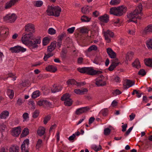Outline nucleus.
<instances>
[{
  "label": "nucleus",
  "mask_w": 152,
  "mask_h": 152,
  "mask_svg": "<svg viewBox=\"0 0 152 152\" xmlns=\"http://www.w3.org/2000/svg\"><path fill=\"white\" fill-rule=\"evenodd\" d=\"M28 104L30 106L32 109H34L36 108V105L34 102L32 100H29L28 103Z\"/></svg>",
  "instance_id": "09e8293b"
},
{
  "label": "nucleus",
  "mask_w": 152,
  "mask_h": 152,
  "mask_svg": "<svg viewBox=\"0 0 152 152\" xmlns=\"http://www.w3.org/2000/svg\"><path fill=\"white\" fill-rule=\"evenodd\" d=\"M67 84L68 86L73 85L78 86L81 85V83L77 82L73 79L69 80L67 82Z\"/></svg>",
  "instance_id": "4be33fe9"
},
{
  "label": "nucleus",
  "mask_w": 152,
  "mask_h": 152,
  "mask_svg": "<svg viewBox=\"0 0 152 152\" xmlns=\"http://www.w3.org/2000/svg\"><path fill=\"white\" fill-rule=\"evenodd\" d=\"M91 10V7L88 6H86L81 8L82 12L84 14L88 13Z\"/></svg>",
  "instance_id": "a878e982"
},
{
  "label": "nucleus",
  "mask_w": 152,
  "mask_h": 152,
  "mask_svg": "<svg viewBox=\"0 0 152 152\" xmlns=\"http://www.w3.org/2000/svg\"><path fill=\"white\" fill-rule=\"evenodd\" d=\"M50 38L48 37H44L42 40V43L43 46L46 45L49 42Z\"/></svg>",
  "instance_id": "58836bf2"
},
{
  "label": "nucleus",
  "mask_w": 152,
  "mask_h": 152,
  "mask_svg": "<svg viewBox=\"0 0 152 152\" xmlns=\"http://www.w3.org/2000/svg\"><path fill=\"white\" fill-rule=\"evenodd\" d=\"M43 107H50L51 105V104L48 101L46 100L43 99Z\"/></svg>",
  "instance_id": "de8ad7c7"
},
{
  "label": "nucleus",
  "mask_w": 152,
  "mask_h": 152,
  "mask_svg": "<svg viewBox=\"0 0 152 152\" xmlns=\"http://www.w3.org/2000/svg\"><path fill=\"white\" fill-rule=\"evenodd\" d=\"M54 8V6H48V7L47 10H46L47 15L50 16H53V15H54L53 13Z\"/></svg>",
  "instance_id": "aec40b11"
},
{
  "label": "nucleus",
  "mask_w": 152,
  "mask_h": 152,
  "mask_svg": "<svg viewBox=\"0 0 152 152\" xmlns=\"http://www.w3.org/2000/svg\"><path fill=\"white\" fill-rule=\"evenodd\" d=\"M88 90L86 88H84L82 90L80 89H75L74 90V92L77 94H83L85 92H87Z\"/></svg>",
  "instance_id": "cd10ccee"
},
{
  "label": "nucleus",
  "mask_w": 152,
  "mask_h": 152,
  "mask_svg": "<svg viewBox=\"0 0 152 152\" xmlns=\"http://www.w3.org/2000/svg\"><path fill=\"white\" fill-rule=\"evenodd\" d=\"M145 64L149 67H152V59L146 58L144 60Z\"/></svg>",
  "instance_id": "2f4dec72"
},
{
  "label": "nucleus",
  "mask_w": 152,
  "mask_h": 152,
  "mask_svg": "<svg viewBox=\"0 0 152 152\" xmlns=\"http://www.w3.org/2000/svg\"><path fill=\"white\" fill-rule=\"evenodd\" d=\"M39 111L38 110H36L33 113L32 116L34 118H36L39 115Z\"/></svg>",
  "instance_id": "052dcab7"
},
{
  "label": "nucleus",
  "mask_w": 152,
  "mask_h": 152,
  "mask_svg": "<svg viewBox=\"0 0 152 152\" xmlns=\"http://www.w3.org/2000/svg\"><path fill=\"white\" fill-rule=\"evenodd\" d=\"M40 95V92L39 91H36L33 93L32 97L33 98H36L39 96Z\"/></svg>",
  "instance_id": "c03bdc74"
},
{
  "label": "nucleus",
  "mask_w": 152,
  "mask_h": 152,
  "mask_svg": "<svg viewBox=\"0 0 152 152\" xmlns=\"http://www.w3.org/2000/svg\"><path fill=\"white\" fill-rule=\"evenodd\" d=\"M91 19L90 18L88 17L86 15H83L81 18V20L83 22H88Z\"/></svg>",
  "instance_id": "a19ab883"
},
{
  "label": "nucleus",
  "mask_w": 152,
  "mask_h": 152,
  "mask_svg": "<svg viewBox=\"0 0 152 152\" xmlns=\"http://www.w3.org/2000/svg\"><path fill=\"white\" fill-rule=\"evenodd\" d=\"M18 0H10L4 5L0 4V11H4L11 8Z\"/></svg>",
  "instance_id": "7ed1b4c3"
},
{
  "label": "nucleus",
  "mask_w": 152,
  "mask_h": 152,
  "mask_svg": "<svg viewBox=\"0 0 152 152\" xmlns=\"http://www.w3.org/2000/svg\"><path fill=\"white\" fill-rule=\"evenodd\" d=\"M144 31L145 33L152 32V25H148L145 28Z\"/></svg>",
  "instance_id": "4c0bfd02"
},
{
  "label": "nucleus",
  "mask_w": 152,
  "mask_h": 152,
  "mask_svg": "<svg viewBox=\"0 0 152 152\" xmlns=\"http://www.w3.org/2000/svg\"><path fill=\"white\" fill-rule=\"evenodd\" d=\"M28 129L27 128H25L23 131L21 136L22 137H25L28 134Z\"/></svg>",
  "instance_id": "a18cd8bd"
},
{
  "label": "nucleus",
  "mask_w": 152,
  "mask_h": 152,
  "mask_svg": "<svg viewBox=\"0 0 152 152\" xmlns=\"http://www.w3.org/2000/svg\"><path fill=\"white\" fill-rule=\"evenodd\" d=\"M134 53L132 52L127 53L125 57V62L130 61L133 57Z\"/></svg>",
  "instance_id": "412c9836"
},
{
  "label": "nucleus",
  "mask_w": 152,
  "mask_h": 152,
  "mask_svg": "<svg viewBox=\"0 0 152 152\" xmlns=\"http://www.w3.org/2000/svg\"><path fill=\"white\" fill-rule=\"evenodd\" d=\"M62 89V87L61 86H57L55 85H53L51 88V92L53 93H55L61 91Z\"/></svg>",
  "instance_id": "6ab92c4d"
},
{
  "label": "nucleus",
  "mask_w": 152,
  "mask_h": 152,
  "mask_svg": "<svg viewBox=\"0 0 152 152\" xmlns=\"http://www.w3.org/2000/svg\"><path fill=\"white\" fill-rule=\"evenodd\" d=\"M95 84L98 86H104L106 85V82L103 75H101L100 77L96 79Z\"/></svg>",
  "instance_id": "0eeeda50"
},
{
  "label": "nucleus",
  "mask_w": 152,
  "mask_h": 152,
  "mask_svg": "<svg viewBox=\"0 0 152 152\" xmlns=\"http://www.w3.org/2000/svg\"><path fill=\"white\" fill-rule=\"evenodd\" d=\"M111 132V130L108 128L105 129L104 130V134L105 135H109Z\"/></svg>",
  "instance_id": "bf43d9fd"
},
{
  "label": "nucleus",
  "mask_w": 152,
  "mask_h": 152,
  "mask_svg": "<svg viewBox=\"0 0 152 152\" xmlns=\"http://www.w3.org/2000/svg\"><path fill=\"white\" fill-rule=\"evenodd\" d=\"M48 33L51 35H53L56 33V31L53 28H50L48 30Z\"/></svg>",
  "instance_id": "13d9d810"
},
{
  "label": "nucleus",
  "mask_w": 152,
  "mask_h": 152,
  "mask_svg": "<svg viewBox=\"0 0 152 152\" xmlns=\"http://www.w3.org/2000/svg\"><path fill=\"white\" fill-rule=\"evenodd\" d=\"M45 128L43 126H40L39 127L37 133L38 135L40 136L44 135L45 132Z\"/></svg>",
  "instance_id": "b1692460"
},
{
  "label": "nucleus",
  "mask_w": 152,
  "mask_h": 152,
  "mask_svg": "<svg viewBox=\"0 0 152 152\" xmlns=\"http://www.w3.org/2000/svg\"><path fill=\"white\" fill-rule=\"evenodd\" d=\"M107 52L109 56L111 58H114L116 57V53L110 48L107 49Z\"/></svg>",
  "instance_id": "a211bd4d"
},
{
  "label": "nucleus",
  "mask_w": 152,
  "mask_h": 152,
  "mask_svg": "<svg viewBox=\"0 0 152 152\" xmlns=\"http://www.w3.org/2000/svg\"><path fill=\"white\" fill-rule=\"evenodd\" d=\"M134 83L130 80H127L123 84L124 88L126 89L134 85Z\"/></svg>",
  "instance_id": "f3484780"
},
{
  "label": "nucleus",
  "mask_w": 152,
  "mask_h": 152,
  "mask_svg": "<svg viewBox=\"0 0 152 152\" xmlns=\"http://www.w3.org/2000/svg\"><path fill=\"white\" fill-rule=\"evenodd\" d=\"M21 129L20 126L14 127L11 131V134L14 136L17 137L20 134Z\"/></svg>",
  "instance_id": "9d476101"
},
{
  "label": "nucleus",
  "mask_w": 152,
  "mask_h": 152,
  "mask_svg": "<svg viewBox=\"0 0 152 152\" xmlns=\"http://www.w3.org/2000/svg\"><path fill=\"white\" fill-rule=\"evenodd\" d=\"M8 77H12L13 78L12 80L14 81L15 80L16 78V77L15 76V74L12 73H9L8 75Z\"/></svg>",
  "instance_id": "338daca9"
},
{
  "label": "nucleus",
  "mask_w": 152,
  "mask_h": 152,
  "mask_svg": "<svg viewBox=\"0 0 152 152\" xmlns=\"http://www.w3.org/2000/svg\"><path fill=\"white\" fill-rule=\"evenodd\" d=\"M64 104L65 106H69L72 104L73 101L71 99H70L64 101Z\"/></svg>",
  "instance_id": "79ce46f5"
},
{
  "label": "nucleus",
  "mask_w": 152,
  "mask_h": 152,
  "mask_svg": "<svg viewBox=\"0 0 152 152\" xmlns=\"http://www.w3.org/2000/svg\"><path fill=\"white\" fill-rule=\"evenodd\" d=\"M46 70L52 72H55L57 70L56 67L53 65H49L45 68Z\"/></svg>",
  "instance_id": "c85d7f7f"
},
{
  "label": "nucleus",
  "mask_w": 152,
  "mask_h": 152,
  "mask_svg": "<svg viewBox=\"0 0 152 152\" xmlns=\"http://www.w3.org/2000/svg\"><path fill=\"white\" fill-rule=\"evenodd\" d=\"M9 34V29L7 28L1 27L0 29V36L3 39L6 38Z\"/></svg>",
  "instance_id": "6e6552de"
},
{
  "label": "nucleus",
  "mask_w": 152,
  "mask_h": 152,
  "mask_svg": "<svg viewBox=\"0 0 152 152\" xmlns=\"http://www.w3.org/2000/svg\"><path fill=\"white\" fill-rule=\"evenodd\" d=\"M10 50L13 53H18L20 52H24L26 51V49L19 46H17L11 48Z\"/></svg>",
  "instance_id": "9b49d317"
},
{
  "label": "nucleus",
  "mask_w": 152,
  "mask_h": 152,
  "mask_svg": "<svg viewBox=\"0 0 152 152\" xmlns=\"http://www.w3.org/2000/svg\"><path fill=\"white\" fill-rule=\"evenodd\" d=\"M119 62L117 61H113L112 64L109 67V69L110 71H112L118 65Z\"/></svg>",
  "instance_id": "c756f323"
},
{
  "label": "nucleus",
  "mask_w": 152,
  "mask_h": 152,
  "mask_svg": "<svg viewBox=\"0 0 152 152\" xmlns=\"http://www.w3.org/2000/svg\"><path fill=\"white\" fill-rule=\"evenodd\" d=\"M61 11V7L58 6H54V10L53 11L54 15H53V16L56 17H58L60 15Z\"/></svg>",
  "instance_id": "dca6fc26"
},
{
  "label": "nucleus",
  "mask_w": 152,
  "mask_h": 152,
  "mask_svg": "<svg viewBox=\"0 0 152 152\" xmlns=\"http://www.w3.org/2000/svg\"><path fill=\"white\" fill-rule=\"evenodd\" d=\"M23 117L24 119V121H27L28 120L29 118L28 114L27 113H25L23 114Z\"/></svg>",
  "instance_id": "4d7b16f0"
},
{
  "label": "nucleus",
  "mask_w": 152,
  "mask_h": 152,
  "mask_svg": "<svg viewBox=\"0 0 152 152\" xmlns=\"http://www.w3.org/2000/svg\"><path fill=\"white\" fill-rule=\"evenodd\" d=\"M75 29V27H74L69 28L67 29L68 32L70 34H72L74 32Z\"/></svg>",
  "instance_id": "e2e57ef3"
},
{
  "label": "nucleus",
  "mask_w": 152,
  "mask_h": 152,
  "mask_svg": "<svg viewBox=\"0 0 152 152\" xmlns=\"http://www.w3.org/2000/svg\"><path fill=\"white\" fill-rule=\"evenodd\" d=\"M19 148L17 146H12L10 149V152H19Z\"/></svg>",
  "instance_id": "c9c22d12"
},
{
  "label": "nucleus",
  "mask_w": 152,
  "mask_h": 152,
  "mask_svg": "<svg viewBox=\"0 0 152 152\" xmlns=\"http://www.w3.org/2000/svg\"><path fill=\"white\" fill-rule=\"evenodd\" d=\"M87 67H84L79 68L77 69L78 71L81 73H86Z\"/></svg>",
  "instance_id": "3c124183"
},
{
  "label": "nucleus",
  "mask_w": 152,
  "mask_h": 152,
  "mask_svg": "<svg viewBox=\"0 0 152 152\" xmlns=\"http://www.w3.org/2000/svg\"><path fill=\"white\" fill-rule=\"evenodd\" d=\"M9 115V111L7 110L4 111L2 112L0 115V118L1 119H6Z\"/></svg>",
  "instance_id": "5701e85b"
},
{
  "label": "nucleus",
  "mask_w": 152,
  "mask_h": 152,
  "mask_svg": "<svg viewBox=\"0 0 152 152\" xmlns=\"http://www.w3.org/2000/svg\"><path fill=\"white\" fill-rule=\"evenodd\" d=\"M138 74L139 75L143 76L146 74V73L144 69H141L139 71Z\"/></svg>",
  "instance_id": "0e129e2a"
},
{
  "label": "nucleus",
  "mask_w": 152,
  "mask_h": 152,
  "mask_svg": "<svg viewBox=\"0 0 152 152\" xmlns=\"http://www.w3.org/2000/svg\"><path fill=\"white\" fill-rule=\"evenodd\" d=\"M23 99L19 98L17 101V103L19 105H21L23 102Z\"/></svg>",
  "instance_id": "69168bd1"
},
{
  "label": "nucleus",
  "mask_w": 152,
  "mask_h": 152,
  "mask_svg": "<svg viewBox=\"0 0 152 152\" xmlns=\"http://www.w3.org/2000/svg\"><path fill=\"white\" fill-rule=\"evenodd\" d=\"M41 42L40 37H38L34 39V41H31L26 45L33 51H35L38 47V44Z\"/></svg>",
  "instance_id": "f03ea898"
},
{
  "label": "nucleus",
  "mask_w": 152,
  "mask_h": 152,
  "mask_svg": "<svg viewBox=\"0 0 152 152\" xmlns=\"http://www.w3.org/2000/svg\"><path fill=\"white\" fill-rule=\"evenodd\" d=\"M43 145L42 140L41 139H38L37 142V144L36 145V149L39 150V148L42 147Z\"/></svg>",
  "instance_id": "473e14b6"
},
{
  "label": "nucleus",
  "mask_w": 152,
  "mask_h": 152,
  "mask_svg": "<svg viewBox=\"0 0 152 152\" xmlns=\"http://www.w3.org/2000/svg\"><path fill=\"white\" fill-rule=\"evenodd\" d=\"M33 38V34L32 33H29L23 35L21 38V41L22 43L25 45H27L31 41Z\"/></svg>",
  "instance_id": "20e7f679"
},
{
  "label": "nucleus",
  "mask_w": 152,
  "mask_h": 152,
  "mask_svg": "<svg viewBox=\"0 0 152 152\" xmlns=\"http://www.w3.org/2000/svg\"><path fill=\"white\" fill-rule=\"evenodd\" d=\"M147 46L149 49H152V39L148 40L146 42Z\"/></svg>",
  "instance_id": "8fccbe9b"
},
{
  "label": "nucleus",
  "mask_w": 152,
  "mask_h": 152,
  "mask_svg": "<svg viewBox=\"0 0 152 152\" xmlns=\"http://www.w3.org/2000/svg\"><path fill=\"white\" fill-rule=\"evenodd\" d=\"M91 148L96 152H97L102 149L101 146L100 145L97 146L95 144H93L91 146Z\"/></svg>",
  "instance_id": "72a5a7b5"
},
{
  "label": "nucleus",
  "mask_w": 152,
  "mask_h": 152,
  "mask_svg": "<svg viewBox=\"0 0 152 152\" xmlns=\"http://www.w3.org/2000/svg\"><path fill=\"white\" fill-rule=\"evenodd\" d=\"M6 128V126L3 123L0 124V130H4Z\"/></svg>",
  "instance_id": "774afa93"
},
{
  "label": "nucleus",
  "mask_w": 152,
  "mask_h": 152,
  "mask_svg": "<svg viewBox=\"0 0 152 152\" xmlns=\"http://www.w3.org/2000/svg\"><path fill=\"white\" fill-rule=\"evenodd\" d=\"M108 112V109L107 108H105L102 110L100 112V113L102 114V115L104 116H105L107 115Z\"/></svg>",
  "instance_id": "6e6d98bb"
},
{
  "label": "nucleus",
  "mask_w": 152,
  "mask_h": 152,
  "mask_svg": "<svg viewBox=\"0 0 152 152\" xmlns=\"http://www.w3.org/2000/svg\"><path fill=\"white\" fill-rule=\"evenodd\" d=\"M132 66L137 68H139L140 67V63L138 59H136L135 60L132 64Z\"/></svg>",
  "instance_id": "ea45409f"
},
{
  "label": "nucleus",
  "mask_w": 152,
  "mask_h": 152,
  "mask_svg": "<svg viewBox=\"0 0 152 152\" xmlns=\"http://www.w3.org/2000/svg\"><path fill=\"white\" fill-rule=\"evenodd\" d=\"M7 94L9 98L11 99H12L14 96V92L13 90L8 89L7 91Z\"/></svg>",
  "instance_id": "e433bc0d"
},
{
  "label": "nucleus",
  "mask_w": 152,
  "mask_h": 152,
  "mask_svg": "<svg viewBox=\"0 0 152 152\" xmlns=\"http://www.w3.org/2000/svg\"><path fill=\"white\" fill-rule=\"evenodd\" d=\"M56 47V42L54 41L51 43L50 45L48 47V51L51 52L53 51Z\"/></svg>",
  "instance_id": "bb28decb"
},
{
  "label": "nucleus",
  "mask_w": 152,
  "mask_h": 152,
  "mask_svg": "<svg viewBox=\"0 0 152 152\" xmlns=\"http://www.w3.org/2000/svg\"><path fill=\"white\" fill-rule=\"evenodd\" d=\"M102 32L106 42L108 43L110 42L111 41L110 38L114 36L113 32L109 30H107L106 31L103 29Z\"/></svg>",
  "instance_id": "423d86ee"
},
{
  "label": "nucleus",
  "mask_w": 152,
  "mask_h": 152,
  "mask_svg": "<svg viewBox=\"0 0 152 152\" xmlns=\"http://www.w3.org/2000/svg\"><path fill=\"white\" fill-rule=\"evenodd\" d=\"M110 12L111 14L118 16L117 8L113 7L111 8Z\"/></svg>",
  "instance_id": "f704fd0d"
},
{
  "label": "nucleus",
  "mask_w": 152,
  "mask_h": 152,
  "mask_svg": "<svg viewBox=\"0 0 152 152\" xmlns=\"http://www.w3.org/2000/svg\"><path fill=\"white\" fill-rule=\"evenodd\" d=\"M118 16H120L126 12L127 11V7L125 6L122 5L117 7Z\"/></svg>",
  "instance_id": "4468645a"
},
{
  "label": "nucleus",
  "mask_w": 152,
  "mask_h": 152,
  "mask_svg": "<svg viewBox=\"0 0 152 152\" xmlns=\"http://www.w3.org/2000/svg\"><path fill=\"white\" fill-rule=\"evenodd\" d=\"M101 72L96 71L93 69L91 67H87L86 73L91 75H94L97 73H100Z\"/></svg>",
  "instance_id": "2eb2a0df"
},
{
  "label": "nucleus",
  "mask_w": 152,
  "mask_h": 152,
  "mask_svg": "<svg viewBox=\"0 0 152 152\" xmlns=\"http://www.w3.org/2000/svg\"><path fill=\"white\" fill-rule=\"evenodd\" d=\"M90 109L89 107H82L77 109L75 111V114L77 115H80L82 113L86 112Z\"/></svg>",
  "instance_id": "ddd939ff"
},
{
  "label": "nucleus",
  "mask_w": 152,
  "mask_h": 152,
  "mask_svg": "<svg viewBox=\"0 0 152 152\" xmlns=\"http://www.w3.org/2000/svg\"><path fill=\"white\" fill-rule=\"evenodd\" d=\"M121 93V92L118 89H116L115 90L113 93V95L114 96L119 95Z\"/></svg>",
  "instance_id": "680f3d73"
},
{
  "label": "nucleus",
  "mask_w": 152,
  "mask_h": 152,
  "mask_svg": "<svg viewBox=\"0 0 152 152\" xmlns=\"http://www.w3.org/2000/svg\"><path fill=\"white\" fill-rule=\"evenodd\" d=\"M121 2V0H111L110 2V4L112 5H116L119 4Z\"/></svg>",
  "instance_id": "49530a36"
},
{
  "label": "nucleus",
  "mask_w": 152,
  "mask_h": 152,
  "mask_svg": "<svg viewBox=\"0 0 152 152\" xmlns=\"http://www.w3.org/2000/svg\"><path fill=\"white\" fill-rule=\"evenodd\" d=\"M97 49V47L95 45H93L90 47L87 50L88 52H91L92 50H96Z\"/></svg>",
  "instance_id": "864d4df0"
},
{
  "label": "nucleus",
  "mask_w": 152,
  "mask_h": 152,
  "mask_svg": "<svg viewBox=\"0 0 152 152\" xmlns=\"http://www.w3.org/2000/svg\"><path fill=\"white\" fill-rule=\"evenodd\" d=\"M43 2L41 0L35 1L33 2L34 5L37 7H41L43 5Z\"/></svg>",
  "instance_id": "7c9ffc66"
},
{
  "label": "nucleus",
  "mask_w": 152,
  "mask_h": 152,
  "mask_svg": "<svg viewBox=\"0 0 152 152\" xmlns=\"http://www.w3.org/2000/svg\"><path fill=\"white\" fill-rule=\"evenodd\" d=\"M142 6L141 4H140L134 10L127 14V17L129 19L128 21L137 23L136 19H140L142 15Z\"/></svg>",
  "instance_id": "f257e3e1"
},
{
  "label": "nucleus",
  "mask_w": 152,
  "mask_h": 152,
  "mask_svg": "<svg viewBox=\"0 0 152 152\" xmlns=\"http://www.w3.org/2000/svg\"><path fill=\"white\" fill-rule=\"evenodd\" d=\"M29 145V139H26L24 141L21 146L22 152H28V147Z\"/></svg>",
  "instance_id": "1a4fd4ad"
},
{
  "label": "nucleus",
  "mask_w": 152,
  "mask_h": 152,
  "mask_svg": "<svg viewBox=\"0 0 152 152\" xmlns=\"http://www.w3.org/2000/svg\"><path fill=\"white\" fill-rule=\"evenodd\" d=\"M25 31L27 32H31V33H34L35 32L34 25L31 23H28L26 24L25 26Z\"/></svg>",
  "instance_id": "f8f14e48"
},
{
  "label": "nucleus",
  "mask_w": 152,
  "mask_h": 152,
  "mask_svg": "<svg viewBox=\"0 0 152 152\" xmlns=\"http://www.w3.org/2000/svg\"><path fill=\"white\" fill-rule=\"evenodd\" d=\"M99 19L102 22L107 23L109 20V17L107 14H105L99 17Z\"/></svg>",
  "instance_id": "393cba45"
},
{
  "label": "nucleus",
  "mask_w": 152,
  "mask_h": 152,
  "mask_svg": "<svg viewBox=\"0 0 152 152\" xmlns=\"http://www.w3.org/2000/svg\"><path fill=\"white\" fill-rule=\"evenodd\" d=\"M102 61V58L100 56L97 57L95 58L94 62L96 64H98Z\"/></svg>",
  "instance_id": "5fc2aeb1"
},
{
  "label": "nucleus",
  "mask_w": 152,
  "mask_h": 152,
  "mask_svg": "<svg viewBox=\"0 0 152 152\" xmlns=\"http://www.w3.org/2000/svg\"><path fill=\"white\" fill-rule=\"evenodd\" d=\"M17 16L14 14H8L3 17L4 20L7 23H12L15 22L17 18Z\"/></svg>",
  "instance_id": "39448f33"
},
{
  "label": "nucleus",
  "mask_w": 152,
  "mask_h": 152,
  "mask_svg": "<svg viewBox=\"0 0 152 152\" xmlns=\"http://www.w3.org/2000/svg\"><path fill=\"white\" fill-rule=\"evenodd\" d=\"M50 119V116L49 115L45 116L44 118L43 122L45 124H46Z\"/></svg>",
  "instance_id": "603ef678"
},
{
  "label": "nucleus",
  "mask_w": 152,
  "mask_h": 152,
  "mask_svg": "<svg viewBox=\"0 0 152 152\" xmlns=\"http://www.w3.org/2000/svg\"><path fill=\"white\" fill-rule=\"evenodd\" d=\"M70 99L71 98L70 95L68 93H66L61 97V99L62 101H64Z\"/></svg>",
  "instance_id": "37998d69"
}]
</instances>
